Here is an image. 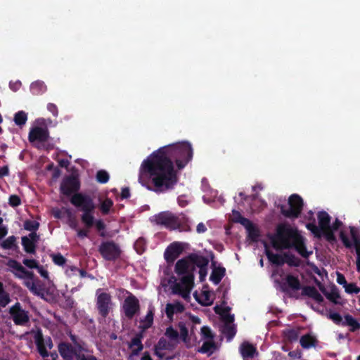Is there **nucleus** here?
I'll use <instances>...</instances> for the list:
<instances>
[{
    "label": "nucleus",
    "mask_w": 360,
    "mask_h": 360,
    "mask_svg": "<svg viewBox=\"0 0 360 360\" xmlns=\"http://www.w3.org/2000/svg\"><path fill=\"white\" fill-rule=\"evenodd\" d=\"M110 179L108 172L103 169L98 170L96 175V181L100 184H106Z\"/></svg>",
    "instance_id": "nucleus-45"
},
{
    "label": "nucleus",
    "mask_w": 360,
    "mask_h": 360,
    "mask_svg": "<svg viewBox=\"0 0 360 360\" xmlns=\"http://www.w3.org/2000/svg\"><path fill=\"white\" fill-rule=\"evenodd\" d=\"M80 189V181L77 175L70 174L65 176L60 184V191L62 194L66 196H70L74 193L75 195L79 193Z\"/></svg>",
    "instance_id": "nucleus-7"
},
{
    "label": "nucleus",
    "mask_w": 360,
    "mask_h": 360,
    "mask_svg": "<svg viewBox=\"0 0 360 360\" xmlns=\"http://www.w3.org/2000/svg\"><path fill=\"white\" fill-rule=\"evenodd\" d=\"M178 327L180 330L179 338H181L183 342H187L188 340V330L185 323L182 321L179 322Z\"/></svg>",
    "instance_id": "nucleus-44"
},
{
    "label": "nucleus",
    "mask_w": 360,
    "mask_h": 360,
    "mask_svg": "<svg viewBox=\"0 0 360 360\" xmlns=\"http://www.w3.org/2000/svg\"><path fill=\"white\" fill-rule=\"evenodd\" d=\"M165 335L169 339V341L175 342L176 345L179 343V333L172 326L166 328Z\"/></svg>",
    "instance_id": "nucleus-36"
},
{
    "label": "nucleus",
    "mask_w": 360,
    "mask_h": 360,
    "mask_svg": "<svg viewBox=\"0 0 360 360\" xmlns=\"http://www.w3.org/2000/svg\"><path fill=\"white\" fill-rule=\"evenodd\" d=\"M58 352L60 356L65 360H72L74 357L77 359V354L79 353V348H74L70 343L61 342L58 345Z\"/></svg>",
    "instance_id": "nucleus-18"
},
{
    "label": "nucleus",
    "mask_w": 360,
    "mask_h": 360,
    "mask_svg": "<svg viewBox=\"0 0 360 360\" xmlns=\"http://www.w3.org/2000/svg\"><path fill=\"white\" fill-rule=\"evenodd\" d=\"M214 347V343L213 342H204L202 347L199 349V352L201 353H207Z\"/></svg>",
    "instance_id": "nucleus-58"
},
{
    "label": "nucleus",
    "mask_w": 360,
    "mask_h": 360,
    "mask_svg": "<svg viewBox=\"0 0 360 360\" xmlns=\"http://www.w3.org/2000/svg\"><path fill=\"white\" fill-rule=\"evenodd\" d=\"M201 333L205 338L211 339L213 338L210 328L207 326H203L201 328Z\"/></svg>",
    "instance_id": "nucleus-60"
},
{
    "label": "nucleus",
    "mask_w": 360,
    "mask_h": 360,
    "mask_svg": "<svg viewBox=\"0 0 360 360\" xmlns=\"http://www.w3.org/2000/svg\"><path fill=\"white\" fill-rule=\"evenodd\" d=\"M342 326H350L351 332H355L360 329L359 322L350 314H347L345 316V321L342 323Z\"/></svg>",
    "instance_id": "nucleus-33"
},
{
    "label": "nucleus",
    "mask_w": 360,
    "mask_h": 360,
    "mask_svg": "<svg viewBox=\"0 0 360 360\" xmlns=\"http://www.w3.org/2000/svg\"><path fill=\"white\" fill-rule=\"evenodd\" d=\"M144 243H145V241L141 238H140L139 239H138L136 241V243L134 244V248L139 254H141L144 251V248H143V245H144Z\"/></svg>",
    "instance_id": "nucleus-59"
},
{
    "label": "nucleus",
    "mask_w": 360,
    "mask_h": 360,
    "mask_svg": "<svg viewBox=\"0 0 360 360\" xmlns=\"http://www.w3.org/2000/svg\"><path fill=\"white\" fill-rule=\"evenodd\" d=\"M304 207V201L300 195L294 193V219L298 218Z\"/></svg>",
    "instance_id": "nucleus-30"
},
{
    "label": "nucleus",
    "mask_w": 360,
    "mask_h": 360,
    "mask_svg": "<svg viewBox=\"0 0 360 360\" xmlns=\"http://www.w3.org/2000/svg\"><path fill=\"white\" fill-rule=\"evenodd\" d=\"M27 120V113L24 111H19L14 115V122L19 127L23 126Z\"/></svg>",
    "instance_id": "nucleus-40"
},
{
    "label": "nucleus",
    "mask_w": 360,
    "mask_h": 360,
    "mask_svg": "<svg viewBox=\"0 0 360 360\" xmlns=\"http://www.w3.org/2000/svg\"><path fill=\"white\" fill-rule=\"evenodd\" d=\"M10 302L9 294L5 291L4 284L0 281V306L5 307Z\"/></svg>",
    "instance_id": "nucleus-39"
},
{
    "label": "nucleus",
    "mask_w": 360,
    "mask_h": 360,
    "mask_svg": "<svg viewBox=\"0 0 360 360\" xmlns=\"http://www.w3.org/2000/svg\"><path fill=\"white\" fill-rule=\"evenodd\" d=\"M176 347V344L175 342H172L169 340H167L166 338L162 337L154 346V354L162 359L165 358V354L162 351H172Z\"/></svg>",
    "instance_id": "nucleus-16"
},
{
    "label": "nucleus",
    "mask_w": 360,
    "mask_h": 360,
    "mask_svg": "<svg viewBox=\"0 0 360 360\" xmlns=\"http://www.w3.org/2000/svg\"><path fill=\"white\" fill-rule=\"evenodd\" d=\"M203 294H204V296H205V301L204 302H201L197 297H195L196 300H198V302L200 304H201L202 306H210V305H211L212 302L210 301L209 292H204Z\"/></svg>",
    "instance_id": "nucleus-62"
},
{
    "label": "nucleus",
    "mask_w": 360,
    "mask_h": 360,
    "mask_svg": "<svg viewBox=\"0 0 360 360\" xmlns=\"http://www.w3.org/2000/svg\"><path fill=\"white\" fill-rule=\"evenodd\" d=\"M248 233L249 238L255 242L257 241L258 238L259 237V230L254 226V224L247 230Z\"/></svg>",
    "instance_id": "nucleus-51"
},
{
    "label": "nucleus",
    "mask_w": 360,
    "mask_h": 360,
    "mask_svg": "<svg viewBox=\"0 0 360 360\" xmlns=\"http://www.w3.org/2000/svg\"><path fill=\"white\" fill-rule=\"evenodd\" d=\"M288 209H285V205H281L280 210L283 215L286 217H292V194L288 197Z\"/></svg>",
    "instance_id": "nucleus-38"
},
{
    "label": "nucleus",
    "mask_w": 360,
    "mask_h": 360,
    "mask_svg": "<svg viewBox=\"0 0 360 360\" xmlns=\"http://www.w3.org/2000/svg\"><path fill=\"white\" fill-rule=\"evenodd\" d=\"M226 269L224 267L219 266L213 269L210 279L215 285L219 284L225 276Z\"/></svg>",
    "instance_id": "nucleus-26"
},
{
    "label": "nucleus",
    "mask_w": 360,
    "mask_h": 360,
    "mask_svg": "<svg viewBox=\"0 0 360 360\" xmlns=\"http://www.w3.org/2000/svg\"><path fill=\"white\" fill-rule=\"evenodd\" d=\"M321 291L325 295L326 298L329 300L330 302H332L334 304H339L338 299L340 297L339 291L338 288L334 286L331 288V290L330 292H327L325 289H321Z\"/></svg>",
    "instance_id": "nucleus-34"
},
{
    "label": "nucleus",
    "mask_w": 360,
    "mask_h": 360,
    "mask_svg": "<svg viewBox=\"0 0 360 360\" xmlns=\"http://www.w3.org/2000/svg\"><path fill=\"white\" fill-rule=\"evenodd\" d=\"M34 342L40 355L42 357L49 356V352L44 346L43 335L40 331L34 335Z\"/></svg>",
    "instance_id": "nucleus-22"
},
{
    "label": "nucleus",
    "mask_w": 360,
    "mask_h": 360,
    "mask_svg": "<svg viewBox=\"0 0 360 360\" xmlns=\"http://www.w3.org/2000/svg\"><path fill=\"white\" fill-rule=\"evenodd\" d=\"M181 284L186 288V291L183 292L181 290V286L176 283L174 285L172 291L174 294H181L184 298L188 297V294L194 284V276L188 273L184 274L181 278Z\"/></svg>",
    "instance_id": "nucleus-13"
},
{
    "label": "nucleus",
    "mask_w": 360,
    "mask_h": 360,
    "mask_svg": "<svg viewBox=\"0 0 360 360\" xmlns=\"http://www.w3.org/2000/svg\"><path fill=\"white\" fill-rule=\"evenodd\" d=\"M345 290L347 294H358L360 292V288L355 283H349L345 286Z\"/></svg>",
    "instance_id": "nucleus-52"
},
{
    "label": "nucleus",
    "mask_w": 360,
    "mask_h": 360,
    "mask_svg": "<svg viewBox=\"0 0 360 360\" xmlns=\"http://www.w3.org/2000/svg\"><path fill=\"white\" fill-rule=\"evenodd\" d=\"M48 110L52 113V115L55 117L58 116V110L57 106L54 103H49L47 105Z\"/></svg>",
    "instance_id": "nucleus-63"
},
{
    "label": "nucleus",
    "mask_w": 360,
    "mask_h": 360,
    "mask_svg": "<svg viewBox=\"0 0 360 360\" xmlns=\"http://www.w3.org/2000/svg\"><path fill=\"white\" fill-rule=\"evenodd\" d=\"M294 250L304 259H307L312 255V250L307 249L305 238L301 236L297 228L294 227Z\"/></svg>",
    "instance_id": "nucleus-14"
},
{
    "label": "nucleus",
    "mask_w": 360,
    "mask_h": 360,
    "mask_svg": "<svg viewBox=\"0 0 360 360\" xmlns=\"http://www.w3.org/2000/svg\"><path fill=\"white\" fill-rule=\"evenodd\" d=\"M101 290H98L96 292V306L98 309V314L103 318L105 319L110 310L112 308V297L111 295L108 292H101L98 293V292Z\"/></svg>",
    "instance_id": "nucleus-8"
},
{
    "label": "nucleus",
    "mask_w": 360,
    "mask_h": 360,
    "mask_svg": "<svg viewBox=\"0 0 360 360\" xmlns=\"http://www.w3.org/2000/svg\"><path fill=\"white\" fill-rule=\"evenodd\" d=\"M264 252L269 262L274 266H281L284 264H287L289 266H292V254H275L269 248L267 243H264Z\"/></svg>",
    "instance_id": "nucleus-9"
},
{
    "label": "nucleus",
    "mask_w": 360,
    "mask_h": 360,
    "mask_svg": "<svg viewBox=\"0 0 360 360\" xmlns=\"http://www.w3.org/2000/svg\"><path fill=\"white\" fill-rule=\"evenodd\" d=\"M22 263L30 269H37L39 265L37 261L34 259H24Z\"/></svg>",
    "instance_id": "nucleus-56"
},
{
    "label": "nucleus",
    "mask_w": 360,
    "mask_h": 360,
    "mask_svg": "<svg viewBox=\"0 0 360 360\" xmlns=\"http://www.w3.org/2000/svg\"><path fill=\"white\" fill-rule=\"evenodd\" d=\"M157 224L162 225L170 230H175L178 225V217L167 212H162L155 216Z\"/></svg>",
    "instance_id": "nucleus-12"
},
{
    "label": "nucleus",
    "mask_w": 360,
    "mask_h": 360,
    "mask_svg": "<svg viewBox=\"0 0 360 360\" xmlns=\"http://www.w3.org/2000/svg\"><path fill=\"white\" fill-rule=\"evenodd\" d=\"M49 139V131L47 128L35 127L31 129L29 132L28 139L31 143L37 141L39 143L46 142Z\"/></svg>",
    "instance_id": "nucleus-15"
},
{
    "label": "nucleus",
    "mask_w": 360,
    "mask_h": 360,
    "mask_svg": "<svg viewBox=\"0 0 360 360\" xmlns=\"http://www.w3.org/2000/svg\"><path fill=\"white\" fill-rule=\"evenodd\" d=\"M22 245L25 252L34 255L37 250V244L30 241L27 236H22L21 238Z\"/></svg>",
    "instance_id": "nucleus-28"
},
{
    "label": "nucleus",
    "mask_w": 360,
    "mask_h": 360,
    "mask_svg": "<svg viewBox=\"0 0 360 360\" xmlns=\"http://www.w3.org/2000/svg\"><path fill=\"white\" fill-rule=\"evenodd\" d=\"M316 342V338L309 334L302 336L300 340L301 346L304 349H309L311 347H314Z\"/></svg>",
    "instance_id": "nucleus-35"
},
{
    "label": "nucleus",
    "mask_w": 360,
    "mask_h": 360,
    "mask_svg": "<svg viewBox=\"0 0 360 360\" xmlns=\"http://www.w3.org/2000/svg\"><path fill=\"white\" fill-rule=\"evenodd\" d=\"M98 250L101 257L109 262L117 260L122 255L120 245L113 240L103 241L98 246Z\"/></svg>",
    "instance_id": "nucleus-5"
},
{
    "label": "nucleus",
    "mask_w": 360,
    "mask_h": 360,
    "mask_svg": "<svg viewBox=\"0 0 360 360\" xmlns=\"http://www.w3.org/2000/svg\"><path fill=\"white\" fill-rule=\"evenodd\" d=\"M6 265L9 268H11V269L15 270L16 271L15 273H19V274H21L25 268L21 265V264L20 262H18V261H16L15 259H10L7 262Z\"/></svg>",
    "instance_id": "nucleus-48"
},
{
    "label": "nucleus",
    "mask_w": 360,
    "mask_h": 360,
    "mask_svg": "<svg viewBox=\"0 0 360 360\" xmlns=\"http://www.w3.org/2000/svg\"><path fill=\"white\" fill-rule=\"evenodd\" d=\"M185 310L184 305L180 301L166 304L165 313L169 320H173L174 314L182 313Z\"/></svg>",
    "instance_id": "nucleus-19"
},
{
    "label": "nucleus",
    "mask_w": 360,
    "mask_h": 360,
    "mask_svg": "<svg viewBox=\"0 0 360 360\" xmlns=\"http://www.w3.org/2000/svg\"><path fill=\"white\" fill-rule=\"evenodd\" d=\"M30 292L35 295L41 296V297L44 296V289L43 285L40 281L37 280L35 281V289L30 290Z\"/></svg>",
    "instance_id": "nucleus-53"
},
{
    "label": "nucleus",
    "mask_w": 360,
    "mask_h": 360,
    "mask_svg": "<svg viewBox=\"0 0 360 360\" xmlns=\"http://www.w3.org/2000/svg\"><path fill=\"white\" fill-rule=\"evenodd\" d=\"M276 288L285 296L292 297V274L285 276L283 271L275 270L273 273Z\"/></svg>",
    "instance_id": "nucleus-4"
},
{
    "label": "nucleus",
    "mask_w": 360,
    "mask_h": 360,
    "mask_svg": "<svg viewBox=\"0 0 360 360\" xmlns=\"http://www.w3.org/2000/svg\"><path fill=\"white\" fill-rule=\"evenodd\" d=\"M337 282L338 284L342 285L344 288H345V286H346L348 283L346 281L345 276L340 273H338Z\"/></svg>",
    "instance_id": "nucleus-64"
},
{
    "label": "nucleus",
    "mask_w": 360,
    "mask_h": 360,
    "mask_svg": "<svg viewBox=\"0 0 360 360\" xmlns=\"http://www.w3.org/2000/svg\"><path fill=\"white\" fill-rule=\"evenodd\" d=\"M193 155L186 141L161 147L142 162L139 179L146 177L152 186L148 188L155 193L173 190L179 181L178 170L186 166Z\"/></svg>",
    "instance_id": "nucleus-1"
},
{
    "label": "nucleus",
    "mask_w": 360,
    "mask_h": 360,
    "mask_svg": "<svg viewBox=\"0 0 360 360\" xmlns=\"http://www.w3.org/2000/svg\"><path fill=\"white\" fill-rule=\"evenodd\" d=\"M326 316L329 319L332 320L333 323H335L336 325H342V323L344 322L342 321L341 315L338 312H334L330 310Z\"/></svg>",
    "instance_id": "nucleus-47"
},
{
    "label": "nucleus",
    "mask_w": 360,
    "mask_h": 360,
    "mask_svg": "<svg viewBox=\"0 0 360 360\" xmlns=\"http://www.w3.org/2000/svg\"><path fill=\"white\" fill-rule=\"evenodd\" d=\"M182 250L180 243L177 242L171 243L164 252L165 259L167 263H173L179 257Z\"/></svg>",
    "instance_id": "nucleus-17"
},
{
    "label": "nucleus",
    "mask_w": 360,
    "mask_h": 360,
    "mask_svg": "<svg viewBox=\"0 0 360 360\" xmlns=\"http://www.w3.org/2000/svg\"><path fill=\"white\" fill-rule=\"evenodd\" d=\"M283 333L285 345L282 346V349L285 352H288L289 356H292V352L290 351V348L288 345V344H291L292 342V329H287L283 330Z\"/></svg>",
    "instance_id": "nucleus-29"
},
{
    "label": "nucleus",
    "mask_w": 360,
    "mask_h": 360,
    "mask_svg": "<svg viewBox=\"0 0 360 360\" xmlns=\"http://www.w3.org/2000/svg\"><path fill=\"white\" fill-rule=\"evenodd\" d=\"M238 223L243 226L246 229V230L251 228V226L253 225L252 222L250 219L244 217L243 218H240V220L239 221Z\"/></svg>",
    "instance_id": "nucleus-61"
},
{
    "label": "nucleus",
    "mask_w": 360,
    "mask_h": 360,
    "mask_svg": "<svg viewBox=\"0 0 360 360\" xmlns=\"http://www.w3.org/2000/svg\"><path fill=\"white\" fill-rule=\"evenodd\" d=\"M143 338L142 334L139 333L136 334L135 337H134L129 345V347L132 348L134 346H136L137 347L136 349H134L132 350V354L133 355H138L143 349V345L141 342V339Z\"/></svg>",
    "instance_id": "nucleus-23"
},
{
    "label": "nucleus",
    "mask_w": 360,
    "mask_h": 360,
    "mask_svg": "<svg viewBox=\"0 0 360 360\" xmlns=\"http://www.w3.org/2000/svg\"><path fill=\"white\" fill-rule=\"evenodd\" d=\"M14 276L16 278L22 279L25 278H29L30 280H33L34 277V274L32 271H27L25 268H24V270L22 271L21 274L19 273H14Z\"/></svg>",
    "instance_id": "nucleus-55"
},
{
    "label": "nucleus",
    "mask_w": 360,
    "mask_h": 360,
    "mask_svg": "<svg viewBox=\"0 0 360 360\" xmlns=\"http://www.w3.org/2000/svg\"><path fill=\"white\" fill-rule=\"evenodd\" d=\"M319 226L315 223H307L306 228L311 231L314 236L318 239L321 238L322 230L330 226L331 217L326 211H320L317 213Z\"/></svg>",
    "instance_id": "nucleus-6"
},
{
    "label": "nucleus",
    "mask_w": 360,
    "mask_h": 360,
    "mask_svg": "<svg viewBox=\"0 0 360 360\" xmlns=\"http://www.w3.org/2000/svg\"><path fill=\"white\" fill-rule=\"evenodd\" d=\"M39 227V223L34 220H26L24 222V229L30 231H36Z\"/></svg>",
    "instance_id": "nucleus-50"
},
{
    "label": "nucleus",
    "mask_w": 360,
    "mask_h": 360,
    "mask_svg": "<svg viewBox=\"0 0 360 360\" xmlns=\"http://www.w3.org/2000/svg\"><path fill=\"white\" fill-rule=\"evenodd\" d=\"M189 222L188 218L181 214L178 217V225L175 226V229H179L180 231H191V229Z\"/></svg>",
    "instance_id": "nucleus-31"
},
{
    "label": "nucleus",
    "mask_w": 360,
    "mask_h": 360,
    "mask_svg": "<svg viewBox=\"0 0 360 360\" xmlns=\"http://www.w3.org/2000/svg\"><path fill=\"white\" fill-rule=\"evenodd\" d=\"M302 293L303 295L313 298L318 304H321L324 301L323 296L314 286L304 287Z\"/></svg>",
    "instance_id": "nucleus-21"
},
{
    "label": "nucleus",
    "mask_w": 360,
    "mask_h": 360,
    "mask_svg": "<svg viewBox=\"0 0 360 360\" xmlns=\"http://www.w3.org/2000/svg\"><path fill=\"white\" fill-rule=\"evenodd\" d=\"M79 353L77 354V360H98V359L93 355L85 356L82 352H87L88 350L84 348L81 345H78Z\"/></svg>",
    "instance_id": "nucleus-46"
},
{
    "label": "nucleus",
    "mask_w": 360,
    "mask_h": 360,
    "mask_svg": "<svg viewBox=\"0 0 360 360\" xmlns=\"http://www.w3.org/2000/svg\"><path fill=\"white\" fill-rule=\"evenodd\" d=\"M47 87L42 81H36L31 84L30 91L34 95H40L46 92Z\"/></svg>",
    "instance_id": "nucleus-32"
},
{
    "label": "nucleus",
    "mask_w": 360,
    "mask_h": 360,
    "mask_svg": "<svg viewBox=\"0 0 360 360\" xmlns=\"http://www.w3.org/2000/svg\"><path fill=\"white\" fill-rule=\"evenodd\" d=\"M334 230H333L330 227V228H327L326 229H323L322 230V233H321V238L322 237H324L325 239L330 243H333L335 242H336V237L334 234Z\"/></svg>",
    "instance_id": "nucleus-41"
},
{
    "label": "nucleus",
    "mask_w": 360,
    "mask_h": 360,
    "mask_svg": "<svg viewBox=\"0 0 360 360\" xmlns=\"http://www.w3.org/2000/svg\"><path fill=\"white\" fill-rule=\"evenodd\" d=\"M113 205V202L110 198H106L101 204V211L103 214H108L110 212V208Z\"/></svg>",
    "instance_id": "nucleus-49"
},
{
    "label": "nucleus",
    "mask_w": 360,
    "mask_h": 360,
    "mask_svg": "<svg viewBox=\"0 0 360 360\" xmlns=\"http://www.w3.org/2000/svg\"><path fill=\"white\" fill-rule=\"evenodd\" d=\"M52 260L55 264L58 266H63L66 262V259L60 254L51 255Z\"/></svg>",
    "instance_id": "nucleus-54"
},
{
    "label": "nucleus",
    "mask_w": 360,
    "mask_h": 360,
    "mask_svg": "<svg viewBox=\"0 0 360 360\" xmlns=\"http://www.w3.org/2000/svg\"><path fill=\"white\" fill-rule=\"evenodd\" d=\"M240 352L243 358H253L256 348L249 342H243L240 347Z\"/></svg>",
    "instance_id": "nucleus-24"
},
{
    "label": "nucleus",
    "mask_w": 360,
    "mask_h": 360,
    "mask_svg": "<svg viewBox=\"0 0 360 360\" xmlns=\"http://www.w3.org/2000/svg\"><path fill=\"white\" fill-rule=\"evenodd\" d=\"M292 228L286 224H279L276 233L271 238L272 247L276 250L292 248Z\"/></svg>",
    "instance_id": "nucleus-3"
},
{
    "label": "nucleus",
    "mask_w": 360,
    "mask_h": 360,
    "mask_svg": "<svg viewBox=\"0 0 360 360\" xmlns=\"http://www.w3.org/2000/svg\"><path fill=\"white\" fill-rule=\"evenodd\" d=\"M8 203L11 207H18L21 204V200L17 195H11L9 197Z\"/></svg>",
    "instance_id": "nucleus-57"
},
{
    "label": "nucleus",
    "mask_w": 360,
    "mask_h": 360,
    "mask_svg": "<svg viewBox=\"0 0 360 360\" xmlns=\"http://www.w3.org/2000/svg\"><path fill=\"white\" fill-rule=\"evenodd\" d=\"M155 308L152 306L148 307V310L144 319L142 321L144 323L143 328L145 329L149 328L153 323Z\"/></svg>",
    "instance_id": "nucleus-37"
},
{
    "label": "nucleus",
    "mask_w": 360,
    "mask_h": 360,
    "mask_svg": "<svg viewBox=\"0 0 360 360\" xmlns=\"http://www.w3.org/2000/svg\"><path fill=\"white\" fill-rule=\"evenodd\" d=\"M70 202L75 207L79 208L83 212L81 217L82 222L87 229L91 228L94 225L99 232L100 236L104 238L106 236L105 229V224L101 219L94 221L93 213L96 208L93 199L88 195L83 193H77L70 198Z\"/></svg>",
    "instance_id": "nucleus-2"
},
{
    "label": "nucleus",
    "mask_w": 360,
    "mask_h": 360,
    "mask_svg": "<svg viewBox=\"0 0 360 360\" xmlns=\"http://www.w3.org/2000/svg\"><path fill=\"white\" fill-rule=\"evenodd\" d=\"M15 242L16 238L14 236H9L2 242L1 247L6 250H11L14 248H18Z\"/></svg>",
    "instance_id": "nucleus-42"
},
{
    "label": "nucleus",
    "mask_w": 360,
    "mask_h": 360,
    "mask_svg": "<svg viewBox=\"0 0 360 360\" xmlns=\"http://www.w3.org/2000/svg\"><path fill=\"white\" fill-rule=\"evenodd\" d=\"M122 310L128 319H132L139 311L140 304L139 300L132 294L127 297L123 302Z\"/></svg>",
    "instance_id": "nucleus-11"
},
{
    "label": "nucleus",
    "mask_w": 360,
    "mask_h": 360,
    "mask_svg": "<svg viewBox=\"0 0 360 360\" xmlns=\"http://www.w3.org/2000/svg\"><path fill=\"white\" fill-rule=\"evenodd\" d=\"M189 260L195 266L200 268L207 267L209 264V259L202 255L191 254L188 256Z\"/></svg>",
    "instance_id": "nucleus-25"
},
{
    "label": "nucleus",
    "mask_w": 360,
    "mask_h": 360,
    "mask_svg": "<svg viewBox=\"0 0 360 360\" xmlns=\"http://www.w3.org/2000/svg\"><path fill=\"white\" fill-rule=\"evenodd\" d=\"M188 267V261L186 259L183 258L176 262L175 264L174 271L179 276L184 275L187 274Z\"/></svg>",
    "instance_id": "nucleus-27"
},
{
    "label": "nucleus",
    "mask_w": 360,
    "mask_h": 360,
    "mask_svg": "<svg viewBox=\"0 0 360 360\" xmlns=\"http://www.w3.org/2000/svg\"><path fill=\"white\" fill-rule=\"evenodd\" d=\"M350 233L353 240V243L349 240V238L344 231H340V238L342 242L343 245L347 248H351L353 246V245L356 244V241L360 242V239L356 233L354 227H350Z\"/></svg>",
    "instance_id": "nucleus-20"
},
{
    "label": "nucleus",
    "mask_w": 360,
    "mask_h": 360,
    "mask_svg": "<svg viewBox=\"0 0 360 360\" xmlns=\"http://www.w3.org/2000/svg\"><path fill=\"white\" fill-rule=\"evenodd\" d=\"M9 314L17 326H25L30 322L29 312L22 308L20 302L9 309Z\"/></svg>",
    "instance_id": "nucleus-10"
},
{
    "label": "nucleus",
    "mask_w": 360,
    "mask_h": 360,
    "mask_svg": "<svg viewBox=\"0 0 360 360\" xmlns=\"http://www.w3.org/2000/svg\"><path fill=\"white\" fill-rule=\"evenodd\" d=\"M223 333L225 335L228 340H231L236 333V328L234 326L226 324L223 329Z\"/></svg>",
    "instance_id": "nucleus-43"
}]
</instances>
